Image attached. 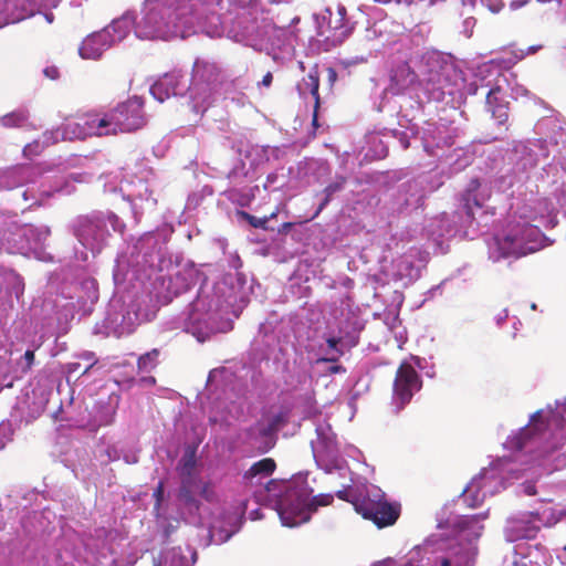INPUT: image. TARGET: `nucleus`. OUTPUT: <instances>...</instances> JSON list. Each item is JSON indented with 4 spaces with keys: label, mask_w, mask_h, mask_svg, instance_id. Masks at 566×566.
I'll return each instance as SVG.
<instances>
[{
    "label": "nucleus",
    "mask_w": 566,
    "mask_h": 566,
    "mask_svg": "<svg viewBox=\"0 0 566 566\" xmlns=\"http://www.w3.org/2000/svg\"><path fill=\"white\" fill-rule=\"evenodd\" d=\"M384 321H385V324L390 329H395L400 324V321H399V308L398 307L389 308L385 313Z\"/></svg>",
    "instance_id": "56"
},
{
    "label": "nucleus",
    "mask_w": 566,
    "mask_h": 566,
    "mask_svg": "<svg viewBox=\"0 0 566 566\" xmlns=\"http://www.w3.org/2000/svg\"><path fill=\"white\" fill-rule=\"evenodd\" d=\"M1 276L11 286V292L19 298L24 291L23 279L14 271H4Z\"/></svg>",
    "instance_id": "50"
},
{
    "label": "nucleus",
    "mask_w": 566,
    "mask_h": 566,
    "mask_svg": "<svg viewBox=\"0 0 566 566\" xmlns=\"http://www.w3.org/2000/svg\"><path fill=\"white\" fill-rule=\"evenodd\" d=\"M114 232L123 233L125 223L113 212H93L76 217L71 229L85 251L81 252L83 261L88 259V252L92 256H96L109 245Z\"/></svg>",
    "instance_id": "10"
},
{
    "label": "nucleus",
    "mask_w": 566,
    "mask_h": 566,
    "mask_svg": "<svg viewBox=\"0 0 566 566\" xmlns=\"http://www.w3.org/2000/svg\"><path fill=\"white\" fill-rule=\"evenodd\" d=\"M234 375L227 368H218L210 371L207 380V388L210 391L221 390L226 392L227 388L232 384Z\"/></svg>",
    "instance_id": "42"
},
{
    "label": "nucleus",
    "mask_w": 566,
    "mask_h": 566,
    "mask_svg": "<svg viewBox=\"0 0 566 566\" xmlns=\"http://www.w3.org/2000/svg\"><path fill=\"white\" fill-rule=\"evenodd\" d=\"M221 0H144L138 13L126 11L108 25L83 39L78 54L83 60L98 61L109 49L123 42L132 32L140 40L168 41L205 33L210 38L228 39L265 52L284 65L294 56V34L266 19L259 20V0H232L230 9L220 15Z\"/></svg>",
    "instance_id": "1"
},
{
    "label": "nucleus",
    "mask_w": 566,
    "mask_h": 566,
    "mask_svg": "<svg viewBox=\"0 0 566 566\" xmlns=\"http://www.w3.org/2000/svg\"><path fill=\"white\" fill-rule=\"evenodd\" d=\"M61 0H0V28L20 22L35 14H43L48 23L54 21L51 9Z\"/></svg>",
    "instance_id": "24"
},
{
    "label": "nucleus",
    "mask_w": 566,
    "mask_h": 566,
    "mask_svg": "<svg viewBox=\"0 0 566 566\" xmlns=\"http://www.w3.org/2000/svg\"><path fill=\"white\" fill-rule=\"evenodd\" d=\"M491 198V185L486 180L472 179L460 197L459 212L471 228L488 227L490 219L494 216L493 208L488 206Z\"/></svg>",
    "instance_id": "15"
},
{
    "label": "nucleus",
    "mask_w": 566,
    "mask_h": 566,
    "mask_svg": "<svg viewBox=\"0 0 566 566\" xmlns=\"http://www.w3.org/2000/svg\"><path fill=\"white\" fill-rule=\"evenodd\" d=\"M563 518H565V509H547L538 513L539 527L553 526Z\"/></svg>",
    "instance_id": "48"
},
{
    "label": "nucleus",
    "mask_w": 566,
    "mask_h": 566,
    "mask_svg": "<svg viewBox=\"0 0 566 566\" xmlns=\"http://www.w3.org/2000/svg\"><path fill=\"white\" fill-rule=\"evenodd\" d=\"M105 192L122 195L132 203L134 214L138 209L154 208L157 203L155 191L158 187L156 175L150 169L129 175L123 171H112L101 177Z\"/></svg>",
    "instance_id": "11"
},
{
    "label": "nucleus",
    "mask_w": 566,
    "mask_h": 566,
    "mask_svg": "<svg viewBox=\"0 0 566 566\" xmlns=\"http://www.w3.org/2000/svg\"><path fill=\"white\" fill-rule=\"evenodd\" d=\"M15 229L11 228L10 224L0 226V239L14 238L15 240H24L20 234H14Z\"/></svg>",
    "instance_id": "60"
},
{
    "label": "nucleus",
    "mask_w": 566,
    "mask_h": 566,
    "mask_svg": "<svg viewBox=\"0 0 566 566\" xmlns=\"http://www.w3.org/2000/svg\"><path fill=\"white\" fill-rule=\"evenodd\" d=\"M316 439L311 441L312 452L318 469L327 474L337 473L345 478L349 472L347 462L339 452V446L329 423L317 418L313 421Z\"/></svg>",
    "instance_id": "14"
},
{
    "label": "nucleus",
    "mask_w": 566,
    "mask_h": 566,
    "mask_svg": "<svg viewBox=\"0 0 566 566\" xmlns=\"http://www.w3.org/2000/svg\"><path fill=\"white\" fill-rule=\"evenodd\" d=\"M285 422V415L280 412L275 416H273L268 423H265V427L273 428V434L282 427V424Z\"/></svg>",
    "instance_id": "59"
},
{
    "label": "nucleus",
    "mask_w": 566,
    "mask_h": 566,
    "mask_svg": "<svg viewBox=\"0 0 566 566\" xmlns=\"http://www.w3.org/2000/svg\"><path fill=\"white\" fill-rule=\"evenodd\" d=\"M566 397L556 408L548 406L530 417L528 423L512 432L503 447L510 455H503L490 468L474 476L462 492L463 502L470 507L481 505L506 488L510 480H522L521 491L536 494L535 482L543 474H552L566 468Z\"/></svg>",
    "instance_id": "3"
},
{
    "label": "nucleus",
    "mask_w": 566,
    "mask_h": 566,
    "mask_svg": "<svg viewBox=\"0 0 566 566\" xmlns=\"http://www.w3.org/2000/svg\"><path fill=\"white\" fill-rule=\"evenodd\" d=\"M266 500L276 511L284 526L295 527L310 521L318 506L328 505L332 494L312 496L311 489L303 474L290 481L271 480L265 485Z\"/></svg>",
    "instance_id": "8"
},
{
    "label": "nucleus",
    "mask_w": 566,
    "mask_h": 566,
    "mask_svg": "<svg viewBox=\"0 0 566 566\" xmlns=\"http://www.w3.org/2000/svg\"><path fill=\"white\" fill-rule=\"evenodd\" d=\"M241 515L238 510L224 511L220 518H214L210 525L213 537L219 542L228 541L240 528Z\"/></svg>",
    "instance_id": "34"
},
{
    "label": "nucleus",
    "mask_w": 566,
    "mask_h": 566,
    "mask_svg": "<svg viewBox=\"0 0 566 566\" xmlns=\"http://www.w3.org/2000/svg\"><path fill=\"white\" fill-rule=\"evenodd\" d=\"M34 365V350L28 349L25 353L17 360L15 367L13 369V378H20L29 370H31Z\"/></svg>",
    "instance_id": "47"
},
{
    "label": "nucleus",
    "mask_w": 566,
    "mask_h": 566,
    "mask_svg": "<svg viewBox=\"0 0 566 566\" xmlns=\"http://www.w3.org/2000/svg\"><path fill=\"white\" fill-rule=\"evenodd\" d=\"M275 469L274 460L270 458L262 459L252 464V467L245 471L243 479L247 482L260 483L263 479L268 478L273 473Z\"/></svg>",
    "instance_id": "41"
},
{
    "label": "nucleus",
    "mask_w": 566,
    "mask_h": 566,
    "mask_svg": "<svg viewBox=\"0 0 566 566\" xmlns=\"http://www.w3.org/2000/svg\"><path fill=\"white\" fill-rule=\"evenodd\" d=\"M218 80L219 71L214 63L196 60L190 81L185 72L175 70L159 77L149 91L159 103L170 96L189 93L191 109L196 114H203L217 99Z\"/></svg>",
    "instance_id": "6"
},
{
    "label": "nucleus",
    "mask_w": 566,
    "mask_h": 566,
    "mask_svg": "<svg viewBox=\"0 0 566 566\" xmlns=\"http://www.w3.org/2000/svg\"><path fill=\"white\" fill-rule=\"evenodd\" d=\"M551 149L545 139H527L517 142L507 151L505 161L512 165V171L517 169L513 178L516 182H526L531 171L551 155Z\"/></svg>",
    "instance_id": "18"
},
{
    "label": "nucleus",
    "mask_w": 566,
    "mask_h": 566,
    "mask_svg": "<svg viewBox=\"0 0 566 566\" xmlns=\"http://www.w3.org/2000/svg\"><path fill=\"white\" fill-rule=\"evenodd\" d=\"M118 406V397H109L106 401H98L94 406L93 426H108L114 421L116 409Z\"/></svg>",
    "instance_id": "38"
},
{
    "label": "nucleus",
    "mask_w": 566,
    "mask_h": 566,
    "mask_svg": "<svg viewBox=\"0 0 566 566\" xmlns=\"http://www.w3.org/2000/svg\"><path fill=\"white\" fill-rule=\"evenodd\" d=\"M516 172L517 169L512 171V165L505 161L492 181L493 187L501 192L512 189V195H514V188L518 191L525 185V182L514 181L513 178L516 176Z\"/></svg>",
    "instance_id": "39"
},
{
    "label": "nucleus",
    "mask_w": 566,
    "mask_h": 566,
    "mask_svg": "<svg viewBox=\"0 0 566 566\" xmlns=\"http://www.w3.org/2000/svg\"><path fill=\"white\" fill-rule=\"evenodd\" d=\"M177 505L178 509L176 511H169V522L172 524H178L180 518H187L186 515L195 516L199 513V502L190 490V484L186 483V481L181 482Z\"/></svg>",
    "instance_id": "33"
},
{
    "label": "nucleus",
    "mask_w": 566,
    "mask_h": 566,
    "mask_svg": "<svg viewBox=\"0 0 566 566\" xmlns=\"http://www.w3.org/2000/svg\"><path fill=\"white\" fill-rule=\"evenodd\" d=\"M9 352L4 347H0V389L3 387H11L12 382L7 381L8 375L7 373V364L9 361Z\"/></svg>",
    "instance_id": "54"
},
{
    "label": "nucleus",
    "mask_w": 566,
    "mask_h": 566,
    "mask_svg": "<svg viewBox=\"0 0 566 566\" xmlns=\"http://www.w3.org/2000/svg\"><path fill=\"white\" fill-rule=\"evenodd\" d=\"M336 495L350 502L357 513L378 527L392 525L400 514L399 504L388 502L385 493L374 484L345 488L337 491Z\"/></svg>",
    "instance_id": "12"
},
{
    "label": "nucleus",
    "mask_w": 566,
    "mask_h": 566,
    "mask_svg": "<svg viewBox=\"0 0 566 566\" xmlns=\"http://www.w3.org/2000/svg\"><path fill=\"white\" fill-rule=\"evenodd\" d=\"M178 470L181 476V482L186 481V483L191 484L196 470V457L193 452H187L184 454L179 462Z\"/></svg>",
    "instance_id": "46"
},
{
    "label": "nucleus",
    "mask_w": 566,
    "mask_h": 566,
    "mask_svg": "<svg viewBox=\"0 0 566 566\" xmlns=\"http://www.w3.org/2000/svg\"><path fill=\"white\" fill-rule=\"evenodd\" d=\"M143 106V99L134 96L108 112L107 115L113 135L118 132L129 133L142 128L146 124Z\"/></svg>",
    "instance_id": "25"
},
{
    "label": "nucleus",
    "mask_w": 566,
    "mask_h": 566,
    "mask_svg": "<svg viewBox=\"0 0 566 566\" xmlns=\"http://www.w3.org/2000/svg\"><path fill=\"white\" fill-rule=\"evenodd\" d=\"M1 224H10L11 228L15 229L14 234H20L24 240H15L14 238L0 239V251L4 250L8 253L33 255L39 260L45 259L43 247L51 234L49 227L21 226L13 216H8L3 212H0V226Z\"/></svg>",
    "instance_id": "13"
},
{
    "label": "nucleus",
    "mask_w": 566,
    "mask_h": 566,
    "mask_svg": "<svg viewBox=\"0 0 566 566\" xmlns=\"http://www.w3.org/2000/svg\"><path fill=\"white\" fill-rule=\"evenodd\" d=\"M201 496L208 502H213L217 499L214 490L209 484H203L201 489Z\"/></svg>",
    "instance_id": "62"
},
{
    "label": "nucleus",
    "mask_w": 566,
    "mask_h": 566,
    "mask_svg": "<svg viewBox=\"0 0 566 566\" xmlns=\"http://www.w3.org/2000/svg\"><path fill=\"white\" fill-rule=\"evenodd\" d=\"M535 132L539 135L537 139H545L549 148L566 144V123L557 114L541 118L535 125Z\"/></svg>",
    "instance_id": "31"
},
{
    "label": "nucleus",
    "mask_w": 566,
    "mask_h": 566,
    "mask_svg": "<svg viewBox=\"0 0 566 566\" xmlns=\"http://www.w3.org/2000/svg\"><path fill=\"white\" fill-rule=\"evenodd\" d=\"M29 118V114L27 111L19 109L12 113H9L0 118V123L4 127H20L22 126Z\"/></svg>",
    "instance_id": "49"
},
{
    "label": "nucleus",
    "mask_w": 566,
    "mask_h": 566,
    "mask_svg": "<svg viewBox=\"0 0 566 566\" xmlns=\"http://www.w3.org/2000/svg\"><path fill=\"white\" fill-rule=\"evenodd\" d=\"M538 218L535 207H517L510 216L505 227L488 241L489 259L496 263L509 258H521L534 253L546 245L547 238L538 224H532Z\"/></svg>",
    "instance_id": "7"
},
{
    "label": "nucleus",
    "mask_w": 566,
    "mask_h": 566,
    "mask_svg": "<svg viewBox=\"0 0 566 566\" xmlns=\"http://www.w3.org/2000/svg\"><path fill=\"white\" fill-rule=\"evenodd\" d=\"M500 93L501 86L497 80L495 86L491 87L486 92V106L488 109L492 113V116L497 120L500 125H502L507 120L509 116L506 105L500 102Z\"/></svg>",
    "instance_id": "40"
},
{
    "label": "nucleus",
    "mask_w": 566,
    "mask_h": 566,
    "mask_svg": "<svg viewBox=\"0 0 566 566\" xmlns=\"http://www.w3.org/2000/svg\"><path fill=\"white\" fill-rule=\"evenodd\" d=\"M202 200V197L198 193H192L188 197L186 202V209L187 210H193L196 209Z\"/></svg>",
    "instance_id": "64"
},
{
    "label": "nucleus",
    "mask_w": 566,
    "mask_h": 566,
    "mask_svg": "<svg viewBox=\"0 0 566 566\" xmlns=\"http://www.w3.org/2000/svg\"><path fill=\"white\" fill-rule=\"evenodd\" d=\"M480 2L492 13H499L504 7L503 0H480Z\"/></svg>",
    "instance_id": "58"
},
{
    "label": "nucleus",
    "mask_w": 566,
    "mask_h": 566,
    "mask_svg": "<svg viewBox=\"0 0 566 566\" xmlns=\"http://www.w3.org/2000/svg\"><path fill=\"white\" fill-rule=\"evenodd\" d=\"M539 532L538 512H520L506 520L504 536L507 542L535 538Z\"/></svg>",
    "instance_id": "30"
},
{
    "label": "nucleus",
    "mask_w": 566,
    "mask_h": 566,
    "mask_svg": "<svg viewBox=\"0 0 566 566\" xmlns=\"http://www.w3.org/2000/svg\"><path fill=\"white\" fill-rule=\"evenodd\" d=\"M42 175V167L38 165H20L0 171V188L12 190L23 188V190L36 189L39 178Z\"/></svg>",
    "instance_id": "29"
},
{
    "label": "nucleus",
    "mask_w": 566,
    "mask_h": 566,
    "mask_svg": "<svg viewBox=\"0 0 566 566\" xmlns=\"http://www.w3.org/2000/svg\"><path fill=\"white\" fill-rule=\"evenodd\" d=\"M166 243L163 232H148L117 256L113 271L115 285L127 282L132 289L111 300L103 329L97 325L95 333L116 337L128 335L156 316L151 293L167 303L197 283L198 270L189 263L174 264L166 258Z\"/></svg>",
    "instance_id": "2"
},
{
    "label": "nucleus",
    "mask_w": 566,
    "mask_h": 566,
    "mask_svg": "<svg viewBox=\"0 0 566 566\" xmlns=\"http://www.w3.org/2000/svg\"><path fill=\"white\" fill-rule=\"evenodd\" d=\"M239 216L247 220L249 224H251L253 228H260V229H269V221L275 217V212H272L270 216H264L262 218L252 216L245 211H239Z\"/></svg>",
    "instance_id": "53"
},
{
    "label": "nucleus",
    "mask_w": 566,
    "mask_h": 566,
    "mask_svg": "<svg viewBox=\"0 0 566 566\" xmlns=\"http://www.w3.org/2000/svg\"><path fill=\"white\" fill-rule=\"evenodd\" d=\"M10 428L8 424H0V450H2L7 442L10 441Z\"/></svg>",
    "instance_id": "61"
},
{
    "label": "nucleus",
    "mask_w": 566,
    "mask_h": 566,
    "mask_svg": "<svg viewBox=\"0 0 566 566\" xmlns=\"http://www.w3.org/2000/svg\"><path fill=\"white\" fill-rule=\"evenodd\" d=\"M86 137L113 135L107 113H90L82 115Z\"/></svg>",
    "instance_id": "36"
},
{
    "label": "nucleus",
    "mask_w": 566,
    "mask_h": 566,
    "mask_svg": "<svg viewBox=\"0 0 566 566\" xmlns=\"http://www.w3.org/2000/svg\"><path fill=\"white\" fill-rule=\"evenodd\" d=\"M488 512L474 515H458L448 521L453 537L434 556L431 566H474L478 555L476 541L483 532L482 522Z\"/></svg>",
    "instance_id": "9"
},
{
    "label": "nucleus",
    "mask_w": 566,
    "mask_h": 566,
    "mask_svg": "<svg viewBox=\"0 0 566 566\" xmlns=\"http://www.w3.org/2000/svg\"><path fill=\"white\" fill-rule=\"evenodd\" d=\"M83 181H85L83 174L50 176L42 169V175L39 178L36 189L23 190L21 193L22 199L29 208L33 206H42L48 199L55 195H72L75 191V182Z\"/></svg>",
    "instance_id": "19"
},
{
    "label": "nucleus",
    "mask_w": 566,
    "mask_h": 566,
    "mask_svg": "<svg viewBox=\"0 0 566 566\" xmlns=\"http://www.w3.org/2000/svg\"><path fill=\"white\" fill-rule=\"evenodd\" d=\"M539 552L538 546H534L533 548H530V552L526 556H523L518 560L514 562V566H537L538 560L535 558V555H537Z\"/></svg>",
    "instance_id": "55"
},
{
    "label": "nucleus",
    "mask_w": 566,
    "mask_h": 566,
    "mask_svg": "<svg viewBox=\"0 0 566 566\" xmlns=\"http://www.w3.org/2000/svg\"><path fill=\"white\" fill-rule=\"evenodd\" d=\"M428 237L438 247L440 253H447L449 242L459 238L473 239L478 233L475 228H471L463 216L457 211L453 214L442 213L433 218L426 227Z\"/></svg>",
    "instance_id": "20"
},
{
    "label": "nucleus",
    "mask_w": 566,
    "mask_h": 566,
    "mask_svg": "<svg viewBox=\"0 0 566 566\" xmlns=\"http://www.w3.org/2000/svg\"><path fill=\"white\" fill-rule=\"evenodd\" d=\"M394 137L398 139L401 147L407 149L413 142L420 140L423 150L433 157H441L446 147L453 144V137L450 129L443 124L428 122L421 127V130H415L409 127L406 130H392Z\"/></svg>",
    "instance_id": "17"
},
{
    "label": "nucleus",
    "mask_w": 566,
    "mask_h": 566,
    "mask_svg": "<svg viewBox=\"0 0 566 566\" xmlns=\"http://www.w3.org/2000/svg\"><path fill=\"white\" fill-rule=\"evenodd\" d=\"M156 499L155 512L158 525L163 528L165 537L170 536L177 525L169 522V509L164 505V483L160 481L154 491Z\"/></svg>",
    "instance_id": "37"
},
{
    "label": "nucleus",
    "mask_w": 566,
    "mask_h": 566,
    "mask_svg": "<svg viewBox=\"0 0 566 566\" xmlns=\"http://www.w3.org/2000/svg\"><path fill=\"white\" fill-rule=\"evenodd\" d=\"M229 187L222 192L223 196L239 207H249L260 191L258 185H245L249 181V169L241 160L228 174Z\"/></svg>",
    "instance_id": "26"
},
{
    "label": "nucleus",
    "mask_w": 566,
    "mask_h": 566,
    "mask_svg": "<svg viewBox=\"0 0 566 566\" xmlns=\"http://www.w3.org/2000/svg\"><path fill=\"white\" fill-rule=\"evenodd\" d=\"M156 566H191V564L180 552L172 549L166 553L164 559Z\"/></svg>",
    "instance_id": "51"
},
{
    "label": "nucleus",
    "mask_w": 566,
    "mask_h": 566,
    "mask_svg": "<svg viewBox=\"0 0 566 566\" xmlns=\"http://www.w3.org/2000/svg\"><path fill=\"white\" fill-rule=\"evenodd\" d=\"M318 365H324L325 369L324 371L328 374H337V373H345V368L342 365L334 363H319Z\"/></svg>",
    "instance_id": "63"
},
{
    "label": "nucleus",
    "mask_w": 566,
    "mask_h": 566,
    "mask_svg": "<svg viewBox=\"0 0 566 566\" xmlns=\"http://www.w3.org/2000/svg\"><path fill=\"white\" fill-rule=\"evenodd\" d=\"M428 178L419 176L401 184L398 189L385 200L382 209L388 217L410 213L423 203Z\"/></svg>",
    "instance_id": "21"
},
{
    "label": "nucleus",
    "mask_w": 566,
    "mask_h": 566,
    "mask_svg": "<svg viewBox=\"0 0 566 566\" xmlns=\"http://www.w3.org/2000/svg\"><path fill=\"white\" fill-rule=\"evenodd\" d=\"M322 352L324 353V357L318 358L316 364L337 361L338 358L344 354L342 349V339L336 337H328L326 339L325 346H322Z\"/></svg>",
    "instance_id": "45"
},
{
    "label": "nucleus",
    "mask_w": 566,
    "mask_h": 566,
    "mask_svg": "<svg viewBox=\"0 0 566 566\" xmlns=\"http://www.w3.org/2000/svg\"><path fill=\"white\" fill-rule=\"evenodd\" d=\"M317 41L324 43V50L342 44L352 33L353 27L346 20V8L337 4L336 10L325 9L315 15Z\"/></svg>",
    "instance_id": "22"
},
{
    "label": "nucleus",
    "mask_w": 566,
    "mask_h": 566,
    "mask_svg": "<svg viewBox=\"0 0 566 566\" xmlns=\"http://www.w3.org/2000/svg\"><path fill=\"white\" fill-rule=\"evenodd\" d=\"M85 127L83 126L82 116L76 117L74 120H69L62 126L46 130L42 135V145L49 146L55 144L60 140H75V139H85Z\"/></svg>",
    "instance_id": "32"
},
{
    "label": "nucleus",
    "mask_w": 566,
    "mask_h": 566,
    "mask_svg": "<svg viewBox=\"0 0 566 566\" xmlns=\"http://www.w3.org/2000/svg\"><path fill=\"white\" fill-rule=\"evenodd\" d=\"M458 72L450 54L436 50L423 52L417 62V70L408 63L395 67L390 82L384 92L381 102L377 105L379 112L385 111L388 94L399 95L412 92L421 99L442 102L446 95L453 94L454 80Z\"/></svg>",
    "instance_id": "5"
},
{
    "label": "nucleus",
    "mask_w": 566,
    "mask_h": 566,
    "mask_svg": "<svg viewBox=\"0 0 566 566\" xmlns=\"http://www.w3.org/2000/svg\"><path fill=\"white\" fill-rule=\"evenodd\" d=\"M241 265L240 258L232 255L230 266L233 272L223 274L212 283L205 282L188 311L180 315V327L199 343L233 328L237 310L247 302L251 291L247 276L239 271Z\"/></svg>",
    "instance_id": "4"
},
{
    "label": "nucleus",
    "mask_w": 566,
    "mask_h": 566,
    "mask_svg": "<svg viewBox=\"0 0 566 566\" xmlns=\"http://www.w3.org/2000/svg\"><path fill=\"white\" fill-rule=\"evenodd\" d=\"M318 87H319V74L316 66L312 67L308 74L302 78L301 82L297 83L296 90L300 94V96L304 99L307 97H312L314 101V116H313V123L315 124L317 120L316 111L319 106V95H318Z\"/></svg>",
    "instance_id": "35"
},
{
    "label": "nucleus",
    "mask_w": 566,
    "mask_h": 566,
    "mask_svg": "<svg viewBox=\"0 0 566 566\" xmlns=\"http://www.w3.org/2000/svg\"><path fill=\"white\" fill-rule=\"evenodd\" d=\"M423 359L419 357H411L410 360H405L397 369L396 377L392 385L391 405L396 412L401 411L419 392L422 388V380L417 371L422 368Z\"/></svg>",
    "instance_id": "23"
},
{
    "label": "nucleus",
    "mask_w": 566,
    "mask_h": 566,
    "mask_svg": "<svg viewBox=\"0 0 566 566\" xmlns=\"http://www.w3.org/2000/svg\"><path fill=\"white\" fill-rule=\"evenodd\" d=\"M476 24V20L473 17H468L463 20L462 27H461V33L465 38H470L473 33V29Z\"/></svg>",
    "instance_id": "57"
},
{
    "label": "nucleus",
    "mask_w": 566,
    "mask_h": 566,
    "mask_svg": "<svg viewBox=\"0 0 566 566\" xmlns=\"http://www.w3.org/2000/svg\"><path fill=\"white\" fill-rule=\"evenodd\" d=\"M345 184H346L345 177L336 176L335 179L325 187V189L322 191L323 198H322L315 213L313 214L312 219L316 218L326 208V206L331 202V200L333 199L335 193H337L344 189Z\"/></svg>",
    "instance_id": "44"
},
{
    "label": "nucleus",
    "mask_w": 566,
    "mask_h": 566,
    "mask_svg": "<svg viewBox=\"0 0 566 566\" xmlns=\"http://www.w3.org/2000/svg\"><path fill=\"white\" fill-rule=\"evenodd\" d=\"M54 387V380L50 376H36L17 397L13 406L14 416L25 422L38 418L45 409Z\"/></svg>",
    "instance_id": "16"
},
{
    "label": "nucleus",
    "mask_w": 566,
    "mask_h": 566,
    "mask_svg": "<svg viewBox=\"0 0 566 566\" xmlns=\"http://www.w3.org/2000/svg\"><path fill=\"white\" fill-rule=\"evenodd\" d=\"M426 259L421 252L411 248L402 255L396 258L391 262L390 275L397 281L407 286L420 277L421 269L424 266Z\"/></svg>",
    "instance_id": "27"
},
{
    "label": "nucleus",
    "mask_w": 566,
    "mask_h": 566,
    "mask_svg": "<svg viewBox=\"0 0 566 566\" xmlns=\"http://www.w3.org/2000/svg\"><path fill=\"white\" fill-rule=\"evenodd\" d=\"M159 350L153 349L138 358V369L142 371H150L158 363Z\"/></svg>",
    "instance_id": "52"
},
{
    "label": "nucleus",
    "mask_w": 566,
    "mask_h": 566,
    "mask_svg": "<svg viewBox=\"0 0 566 566\" xmlns=\"http://www.w3.org/2000/svg\"><path fill=\"white\" fill-rule=\"evenodd\" d=\"M75 296H67L70 302L61 305L67 312L65 316L71 314L73 318L75 314H78L80 317L90 315L93 310V305L98 300V289L97 283L92 277H86L80 282V284L75 285Z\"/></svg>",
    "instance_id": "28"
},
{
    "label": "nucleus",
    "mask_w": 566,
    "mask_h": 566,
    "mask_svg": "<svg viewBox=\"0 0 566 566\" xmlns=\"http://www.w3.org/2000/svg\"><path fill=\"white\" fill-rule=\"evenodd\" d=\"M248 441H265L264 447H258L261 452H266L272 447L273 428L265 427V423L259 422L247 431Z\"/></svg>",
    "instance_id": "43"
}]
</instances>
